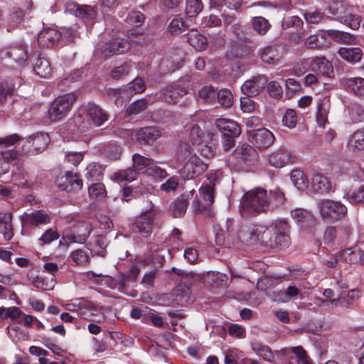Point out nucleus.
<instances>
[{
  "label": "nucleus",
  "mask_w": 364,
  "mask_h": 364,
  "mask_svg": "<svg viewBox=\"0 0 364 364\" xmlns=\"http://www.w3.org/2000/svg\"><path fill=\"white\" fill-rule=\"evenodd\" d=\"M286 200L284 193L279 188L269 190L258 188L248 191L242 199L243 210L247 212L267 213L282 207Z\"/></svg>",
  "instance_id": "obj_1"
},
{
  "label": "nucleus",
  "mask_w": 364,
  "mask_h": 364,
  "mask_svg": "<svg viewBox=\"0 0 364 364\" xmlns=\"http://www.w3.org/2000/svg\"><path fill=\"white\" fill-rule=\"evenodd\" d=\"M326 10L336 21L346 24L353 30L358 29L360 26L361 16L356 14L354 6L346 1H333Z\"/></svg>",
  "instance_id": "obj_2"
},
{
  "label": "nucleus",
  "mask_w": 364,
  "mask_h": 364,
  "mask_svg": "<svg viewBox=\"0 0 364 364\" xmlns=\"http://www.w3.org/2000/svg\"><path fill=\"white\" fill-rule=\"evenodd\" d=\"M257 226L258 225L247 223L235 228L234 221L228 219L225 223L227 240L232 244L239 242L247 245L255 244L258 242Z\"/></svg>",
  "instance_id": "obj_3"
},
{
  "label": "nucleus",
  "mask_w": 364,
  "mask_h": 364,
  "mask_svg": "<svg viewBox=\"0 0 364 364\" xmlns=\"http://www.w3.org/2000/svg\"><path fill=\"white\" fill-rule=\"evenodd\" d=\"M77 97L70 92L57 97L50 105L48 114L51 121L56 122L65 117L70 111Z\"/></svg>",
  "instance_id": "obj_4"
},
{
  "label": "nucleus",
  "mask_w": 364,
  "mask_h": 364,
  "mask_svg": "<svg viewBox=\"0 0 364 364\" xmlns=\"http://www.w3.org/2000/svg\"><path fill=\"white\" fill-rule=\"evenodd\" d=\"M318 208L322 218L328 223L341 220L347 213V208L342 203L329 199L321 200Z\"/></svg>",
  "instance_id": "obj_5"
},
{
  "label": "nucleus",
  "mask_w": 364,
  "mask_h": 364,
  "mask_svg": "<svg viewBox=\"0 0 364 364\" xmlns=\"http://www.w3.org/2000/svg\"><path fill=\"white\" fill-rule=\"evenodd\" d=\"M233 156L236 160L234 166L237 170H245L247 167L255 165L259 159L255 149L247 144H243L235 149Z\"/></svg>",
  "instance_id": "obj_6"
},
{
  "label": "nucleus",
  "mask_w": 364,
  "mask_h": 364,
  "mask_svg": "<svg viewBox=\"0 0 364 364\" xmlns=\"http://www.w3.org/2000/svg\"><path fill=\"white\" fill-rule=\"evenodd\" d=\"M91 230V225L87 222H74L73 224L64 230L63 238L67 242L82 244L84 243L88 237Z\"/></svg>",
  "instance_id": "obj_7"
},
{
  "label": "nucleus",
  "mask_w": 364,
  "mask_h": 364,
  "mask_svg": "<svg viewBox=\"0 0 364 364\" xmlns=\"http://www.w3.org/2000/svg\"><path fill=\"white\" fill-rule=\"evenodd\" d=\"M157 214L148 211L141 215L136 221L130 225L131 230L140 234L144 237H149L155 227L158 226Z\"/></svg>",
  "instance_id": "obj_8"
},
{
  "label": "nucleus",
  "mask_w": 364,
  "mask_h": 364,
  "mask_svg": "<svg viewBox=\"0 0 364 364\" xmlns=\"http://www.w3.org/2000/svg\"><path fill=\"white\" fill-rule=\"evenodd\" d=\"M78 316L82 318L100 323L105 318L102 308L97 307L92 301L83 298L77 299Z\"/></svg>",
  "instance_id": "obj_9"
},
{
  "label": "nucleus",
  "mask_w": 364,
  "mask_h": 364,
  "mask_svg": "<svg viewBox=\"0 0 364 364\" xmlns=\"http://www.w3.org/2000/svg\"><path fill=\"white\" fill-rule=\"evenodd\" d=\"M296 159V156L286 147H279L267 156L268 164L279 168L294 163Z\"/></svg>",
  "instance_id": "obj_10"
},
{
  "label": "nucleus",
  "mask_w": 364,
  "mask_h": 364,
  "mask_svg": "<svg viewBox=\"0 0 364 364\" xmlns=\"http://www.w3.org/2000/svg\"><path fill=\"white\" fill-rule=\"evenodd\" d=\"M274 248L282 249L290 243L289 225L284 220H277L273 223Z\"/></svg>",
  "instance_id": "obj_11"
},
{
  "label": "nucleus",
  "mask_w": 364,
  "mask_h": 364,
  "mask_svg": "<svg viewBox=\"0 0 364 364\" xmlns=\"http://www.w3.org/2000/svg\"><path fill=\"white\" fill-rule=\"evenodd\" d=\"M249 139L257 149H267L275 140L274 135L266 128L253 129L248 131Z\"/></svg>",
  "instance_id": "obj_12"
},
{
  "label": "nucleus",
  "mask_w": 364,
  "mask_h": 364,
  "mask_svg": "<svg viewBox=\"0 0 364 364\" xmlns=\"http://www.w3.org/2000/svg\"><path fill=\"white\" fill-rule=\"evenodd\" d=\"M50 142L49 136L46 133H37L30 136L23 149L31 155L43 151Z\"/></svg>",
  "instance_id": "obj_13"
},
{
  "label": "nucleus",
  "mask_w": 364,
  "mask_h": 364,
  "mask_svg": "<svg viewBox=\"0 0 364 364\" xmlns=\"http://www.w3.org/2000/svg\"><path fill=\"white\" fill-rule=\"evenodd\" d=\"M199 193L202 201L195 199L192 206L196 213H202L208 210L214 203V188L210 184H203L199 189Z\"/></svg>",
  "instance_id": "obj_14"
},
{
  "label": "nucleus",
  "mask_w": 364,
  "mask_h": 364,
  "mask_svg": "<svg viewBox=\"0 0 364 364\" xmlns=\"http://www.w3.org/2000/svg\"><path fill=\"white\" fill-rule=\"evenodd\" d=\"M303 65H309L311 70L328 77L333 76V68L331 63L325 57L309 58L301 63ZM305 66H304V68Z\"/></svg>",
  "instance_id": "obj_15"
},
{
  "label": "nucleus",
  "mask_w": 364,
  "mask_h": 364,
  "mask_svg": "<svg viewBox=\"0 0 364 364\" xmlns=\"http://www.w3.org/2000/svg\"><path fill=\"white\" fill-rule=\"evenodd\" d=\"M1 55L2 58H11L15 63L23 65L27 63L28 51L24 44H18L3 49Z\"/></svg>",
  "instance_id": "obj_16"
},
{
  "label": "nucleus",
  "mask_w": 364,
  "mask_h": 364,
  "mask_svg": "<svg viewBox=\"0 0 364 364\" xmlns=\"http://www.w3.org/2000/svg\"><path fill=\"white\" fill-rule=\"evenodd\" d=\"M267 82L264 76H256L252 80H246L241 86V90L247 97L256 96L264 90Z\"/></svg>",
  "instance_id": "obj_17"
},
{
  "label": "nucleus",
  "mask_w": 364,
  "mask_h": 364,
  "mask_svg": "<svg viewBox=\"0 0 364 364\" xmlns=\"http://www.w3.org/2000/svg\"><path fill=\"white\" fill-rule=\"evenodd\" d=\"M161 135V132L154 127L141 128L134 133L135 139L139 144L144 145H152Z\"/></svg>",
  "instance_id": "obj_18"
},
{
  "label": "nucleus",
  "mask_w": 364,
  "mask_h": 364,
  "mask_svg": "<svg viewBox=\"0 0 364 364\" xmlns=\"http://www.w3.org/2000/svg\"><path fill=\"white\" fill-rule=\"evenodd\" d=\"M65 10L76 17L91 20L96 16L95 7L90 5H80L75 2H68L65 5Z\"/></svg>",
  "instance_id": "obj_19"
},
{
  "label": "nucleus",
  "mask_w": 364,
  "mask_h": 364,
  "mask_svg": "<svg viewBox=\"0 0 364 364\" xmlns=\"http://www.w3.org/2000/svg\"><path fill=\"white\" fill-rule=\"evenodd\" d=\"M194 193L193 190L186 192L172 203L171 213L173 218H181L185 215L190 200L193 198Z\"/></svg>",
  "instance_id": "obj_20"
},
{
  "label": "nucleus",
  "mask_w": 364,
  "mask_h": 364,
  "mask_svg": "<svg viewBox=\"0 0 364 364\" xmlns=\"http://www.w3.org/2000/svg\"><path fill=\"white\" fill-rule=\"evenodd\" d=\"M130 48L128 41L122 39H114L105 43L101 47V51L105 56L123 54Z\"/></svg>",
  "instance_id": "obj_21"
},
{
  "label": "nucleus",
  "mask_w": 364,
  "mask_h": 364,
  "mask_svg": "<svg viewBox=\"0 0 364 364\" xmlns=\"http://www.w3.org/2000/svg\"><path fill=\"white\" fill-rule=\"evenodd\" d=\"M85 113L96 126H101L107 120L106 112L93 102H89L85 106Z\"/></svg>",
  "instance_id": "obj_22"
},
{
  "label": "nucleus",
  "mask_w": 364,
  "mask_h": 364,
  "mask_svg": "<svg viewBox=\"0 0 364 364\" xmlns=\"http://www.w3.org/2000/svg\"><path fill=\"white\" fill-rule=\"evenodd\" d=\"M207 164L195 154L184 164V169L187 171L186 176L190 178L200 175L207 169Z\"/></svg>",
  "instance_id": "obj_23"
},
{
  "label": "nucleus",
  "mask_w": 364,
  "mask_h": 364,
  "mask_svg": "<svg viewBox=\"0 0 364 364\" xmlns=\"http://www.w3.org/2000/svg\"><path fill=\"white\" fill-rule=\"evenodd\" d=\"M62 37L61 33L53 28L43 30L38 35V43L42 48H51Z\"/></svg>",
  "instance_id": "obj_24"
},
{
  "label": "nucleus",
  "mask_w": 364,
  "mask_h": 364,
  "mask_svg": "<svg viewBox=\"0 0 364 364\" xmlns=\"http://www.w3.org/2000/svg\"><path fill=\"white\" fill-rule=\"evenodd\" d=\"M283 55V48L280 45H272L264 48L261 53L262 60L268 64H277Z\"/></svg>",
  "instance_id": "obj_25"
},
{
  "label": "nucleus",
  "mask_w": 364,
  "mask_h": 364,
  "mask_svg": "<svg viewBox=\"0 0 364 364\" xmlns=\"http://www.w3.org/2000/svg\"><path fill=\"white\" fill-rule=\"evenodd\" d=\"M215 124L223 135L238 136L241 133L239 124L231 119L219 118L215 120Z\"/></svg>",
  "instance_id": "obj_26"
},
{
  "label": "nucleus",
  "mask_w": 364,
  "mask_h": 364,
  "mask_svg": "<svg viewBox=\"0 0 364 364\" xmlns=\"http://www.w3.org/2000/svg\"><path fill=\"white\" fill-rule=\"evenodd\" d=\"M60 188L68 191L80 190L82 187V181L79 178L76 173L71 171H67L60 178Z\"/></svg>",
  "instance_id": "obj_27"
},
{
  "label": "nucleus",
  "mask_w": 364,
  "mask_h": 364,
  "mask_svg": "<svg viewBox=\"0 0 364 364\" xmlns=\"http://www.w3.org/2000/svg\"><path fill=\"white\" fill-rule=\"evenodd\" d=\"M311 183L313 188L319 193H328L333 191L331 182L321 173L313 174Z\"/></svg>",
  "instance_id": "obj_28"
},
{
  "label": "nucleus",
  "mask_w": 364,
  "mask_h": 364,
  "mask_svg": "<svg viewBox=\"0 0 364 364\" xmlns=\"http://www.w3.org/2000/svg\"><path fill=\"white\" fill-rule=\"evenodd\" d=\"M11 220V213H0V233L6 240H10L14 236Z\"/></svg>",
  "instance_id": "obj_29"
},
{
  "label": "nucleus",
  "mask_w": 364,
  "mask_h": 364,
  "mask_svg": "<svg viewBox=\"0 0 364 364\" xmlns=\"http://www.w3.org/2000/svg\"><path fill=\"white\" fill-rule=\"evenodd\" d=\"M338 53L343 60L353 63L360 61L363 57V51L358 47L341 48Z\"/></svg>",
  "instance_id": "obj_30"
},
{
  "label": "nucleus",
  "mask_w": 364,
  "mask_h": 364,
  "mask_svg": "<svg viewBox=\"0 0 364 364\" xmlns=\"http://www.w3.org/2000/svg\"><path fill=\"white\" fill-rule=\"evenodd\" d=\"M330 109V100L328 98L320 100L318 104L316 122L320 127H324L328 122V114Z\"/></svg>",
  "instance_id": "obj_31"
},
{
  "label": "nucleus",
  "mask_w": 364,
  "mask_h": 364,
  "mask_svg": "<svg viewBox=\"0 0 364 364\" xmlns=\"http://www.w3.org/2000/svg\"><path fill=\"white\" fill-rule=\"evenodd\" d=\"M291 216L301 227L307 226L313 222L312 215L308 210L301 208H296L291 210Z\"/></svg>",
  "instance_id": "obj_32"
},
{
  "label": "nucleus",
  "mask_w": 364,
  "mask_h": 364,
  "mask_svg": "<svg viewBox=\"0 0 364 364\" xmlns=\"http://www.w3.org/2000/svg\"><path fill=\"white\" fill-rule=\"evenodd\" d=\"M251 25L254 31L260 36H264L272 27L269 21L262 16L252 17Z\"/></svg>",
  "instance_id": "obj_33"
},
{
  "label": "nucleus",
  "mask_w": 364,
  "mask_h": 364,
  "mask_svg": "<svg viewBox=\"0 0 364 364\" xmlns=\"http://www.w3.org/2000/svg\"><path fill=\"white\" fill-rule=\"evenodd\" d=\"M186 89L176 85L168 86L165 90V100L170 103H176L179 98L186 95Z\"/></svg>",
  "instance_id": "obj_34"
},
{
  "label": "nucleus",
  "mask_w": 364,
  "mask_h": 364,
  "mask_svg": "<svg viewBox=\"0 0 364 364\" xmlns=\"http://www.w3.org/2000/svg\"><path fill=\"white\" fill-rule=\"evenodd\" d=\"M90 250L95 255L101 257L105 256V249L107 246V241L105 235H99L94 236L90 242Z\"/></svg>",
  "instance_id": "obj_35"
},
{
  "label": "nucleus",
  "mask_w": 364,
  "mask_h": 364,
  "mask_svg": "<svg viewBox=\"0 0 364 364\" xmlns=\"http://www.w3.org/2000/svg\"><path fill=\"white\" fill-rule=\"evenodd\" d=\"M33 70L35 73L43 77H48L51 72V68L49 61L44 57L39 55L33 63Z\"/></svg>",
  "instance_id": "obj_36"
},
{
  "label": "nucleus",
  "mask_w": 364,
  "mask_h": 364,
  "mask_svg": "<svg viewBox=\"0 0 364 364\" xmlns=\"http://www.w3.org/2000/svg\"><path fill=\"white\" fill-rule=\"evenodd\" d=\"M348 146L353 151L364 149V128L357 130L351 135Z\"/></svg>",
  "instance_id": "obj_37"
},
{
  "label": "nucleus",
  "mask_w": 364,
  "mask_h": 364,
  "mask_svg": "<svg viewBox=\"0 0 364 364\" xmlns=\"http://www.w3.org/2000/svg\"><path fill=\"white\" fill-rule=\"evenodd\" d=\"M291 350L294 355L289 357L288 364H311L309 358L302 347H292Z\"/></svg>",
  "instance_id": "obj_38"
},
{
  "label": "nucleus",
  "mask_w": 364,
  "mask_h": 364,
  "mask_svg": "<svg viewBox=\"0 0 364 364\" xmlns=\"http://www.w3.org/2000/svg\"><path fill=\"white\" fill-rule=\"evenodd\" d=\"M252 349L257 355L264 360L272 362L274 359V355L272 350L267 346L255 342L252 343Z\"/></svg>",
  "instance_id": "obj_39"
},
{
  "label": "nucleus",
  "mask_w": 364,
  "mask_h": 364,
  "mask_svg": "<svg viewBox=\"0 0 364 364\" xmlns=\"http://www.w3.org/2000/svg\"><path fill=\"white\" fill-rule=\"evenodd\" d=\"M291 180L294 185L301 191L305 190L309 186V180L305 173L299 169H294L291 172Z\"/></svg>",
  "instance_id": "obj_40"
},
{
  "label": "nucleus",
  "mask_w": 364,
  "mask_h": 364,
  "mask_svg": "<svg viewBox=\"0 0 364 364\" xmlns=\"http://www.w3.org/2000/svg\"><path fill=\"white\" fill-rule=\"evenodd\" d=\"M328 33L331 38L340 43L355 44L356 42L355 37L347 32L329 30Z\"/></svg>",
  "instance_id": "obj_41"
},
{
  "label": "nucleus",
  "mask_w": 364,
  "mask_h": 364,
  "mask_svg": "<svg viewBox=\"0 0 364 364\" xmlns=\"http://www.w3.org/2000/svg\"><path fill=\"white\" fill-rule=\"evenodd\" d=\"M105 168L97 163H90L86 168L85 176L90 181H100L104 174Z\"/></svg>",
  "instance_id": "obj_42"
},
{
  "label": "nucleus",
  "mask_w": 364,
  "mask_h": 364,
  "mask_svg": "<svg viewBox=\"0 0 364 364\" xmlns=\"http://www.w3.org/2000/svg\"><path fill=\"white\" fill-rule=\"evenodd\" d=\"M188 41L196 50H203L206 48L205 38L197 31H191L188 34Z\"/></svg>",
  "instance_id": "obj_43"
},
{
  "label": "nucleus",
  "mask_w": 364,
  "mask_h": 364,
  "mask_svg": "<svg viewBox=\"0 0 364 364\" xmlns=\"http://www.w3.org/2000/svg\"><path fill=\"white\" fill-rule=\"evenodd\" d=\"M258 241L265 245L274 247L273 233L272 230L264 225H258L257 226Z\"/></svg>",
  "instance_id": "obj_44"
},
{
  "label": "nucleus",
  "mask_w": 364,
  "mask_h": 364,
  "mask_svg": "<svg viewBox=\"0 0 364 364\" xmlns=\"http://www.w3.org/2000/svg\"><path fill=\"white\" fill-rule=\"evenodd\" d=\"M326 43V37L322 33H316L306 38L305 45L309 49H319Z\"/></svg>",
  "instance_id": "obj_45"
},
{
  "label": "nucleus",
  "mask_w": 364,
  "mask_h": 364,
  "mask_svg": "<svg viewBox=\"0 0 364 364\" xmlns=\"http://www.w3.org/2000/svg\"><path fill=\"white\" fill-rule=\"evenodd\" d=\"M203 9L201 0H186L185 13L189 17L196 16Z\"/></svg>",
  "instance_id": "obj_46"
},
{
  "label": "nucleus",
  "mask_w": 364,
  "mask_h": 364,
  "mask_svg": "<svg viewBox=\"0 0 364 364\" xmlns=\"http://www.w3.org/2000/svg\"><path fill=\"white\" fill-rule=\"evenodd\" d=\"M29 220L32 225H45L50 223V215L43 210H36L29 215Z\"/></svg>",
  "instance_id": "obj_47"
},
{
  "label": "nucleus",
  "mask_w": 364,
  "mask_h": 364,
  "mask_svg": "<svg viewBox=\"0 0 364 364\" xmlns=\"http://www.w3.org/2000/svg\"><path fill=\"white\" fill-rule=\"evenodd\" d=\"M217 90L212 85H205L198 90V97L205 102L213 103L216 100Z\"/></svg>",
  "instance_id": "obj_48"
},
{
  "label": "nucleus",
  "mask_w": 364,
  "mask_h": 364,
  "mask_svg": "<svg viewBox=\"0 0 364 364\" xmlns=\"http://www.w3.org/2000/svg\"><path fill=\"white\" fill-rule=\"evenodd\" d=\"M347 87L356 95H364V78L352 77L347 80Z\"/></svg>",
  "instance_id": "obj_49"
},
{
  "label": "nucleus",
  "mask_w": 364,
  "mask_h": 364,
  "mask_svg": "<svg viewBox=\"0 0 364 364\" xmlns=\"http://www.w3.org/2000/svg\"><path fill=\"white\" fill-rule=\"evenodd\" d=\"M192 153L193 149L189 144L187 143H182L179 144L176 150L178 161L181 164H185L190 159V157L193 155Z\"/></svg>",
  "instance_id": "obj_50"
},
{
  "label": "nucleus",
  "mask_w": 364,
  "mask_h": 364,
  "mask_svg": "<svg viewBox=\"0 0 364 364\" xmlns=\"http://www.w3.org/2000/svg\"><path fill=\"white\" fill-rule=\"evenodd\" d=\"M216 99L218 103L225 108H229L233 102V96L230 91L222 89L217 92Z\"/></svg>",
  "instance_id": "obj_51"
},
{
  "label": "nucleus",
  "mask_w": 364,
  "mask_h": 364,
  "mask_svg": "<svg viewBox=\"0 0 364 364\" xmlns=\"http://www.w3.org/2000/svg\"><path fill=\"white\" fill-rule=\"evenodd\" d=\"M186 28L187 25L180 15L175 16L168 24V30L172 33L184 32Z\"/></svg>",
  "instance_id": "obj_52"
},
{
  "label": "nucleus",
  "mask_w": 364,
  "mask_h": 364,
  "mask_svg": "<svg viewBox=\"0 0 364 364\" xmlns=\"http://www.w3.org/2000/svg\"><path fill=\"white\" fill-rule=\"evenodd\" d=\"M89 195L91 198L96 200H103L107 196V191L105 185L102 183L92 184L89 188Z\"/></svg>",
  "instance_id": "obj_53"
},
{
  "label": "nucleus",
  "mask_w": 364,
  "mask_h": 364,
  "mask_svg": "<svg viewBox=\"0 0 364 364\" xmlns=\"http://www.w3.org/2000/svg\"><path fill=\"white\" fill-rule=\"evenodd\" d=\"M248 52V48L244 43L239 41H234L231 43L228 50L229 55L233 58H242Z\"/></svg>",
  "instance_id": "obj_54"
},
{
  "label": "nucleus",
  "mask_w": 364,
  "mask_h": 364,
  "mask_svg": "<svg viewBox=\"0 0 364 364\" xmlns=\"http://www.w3.org/2000/svg\"><path fill=\"white\" fill-rule=\"evenodd\" d=\"M113 177L117 182L132 181L136 179V172L133 168H129L115 172Z\"/></svg>",
  "instance_id": "obj_55"
},
{
  "label": "nucleus",
  "mask_w": 364,
  "mask_h": 364,
  "mask_svg": "<svg viewBox=\"0 0 364 364\" xmlns=\"http://www.w3.org/2000/svg\"><path fill=\"white\" fill-rule=\"evenodd\" d=\"M132 161L134 170L136 172L137 171H141L144 168L146 169L152 163L153 159L144 157L139 154H134L132 156Z\"/></svg>",
  "instance_id": "obj_56"
},
{
  "label": "nucleus",
  "mask_w": 364,
  "mask_h": 364,
  "mask_svg": "<svg viewBox=\"0 0 364 364\" xmlns=\"http://www.w3.org/2000/svg\"><path fill=\"white\" fill-rule=\"evenodd\" d=\"M137 274L138 269L136 268L132 269L127 274H121L119 277L117 279V283L119 286V289L120 291H123L127 282L130 281H135Z\"/></svg>",
  "instance_id": "obj_57"
},
{
  "label": "nucleus",
  "mask_w": 364,
  "mask_h": 364,
  "mask_svg": "<svg viewBox=\"0 0 364 364\" xmlns=\"http://www.w3.org/2000/svg\"><path fill=\"white\" fill-rule=\"evenodd\" d=\"M23 314L19 308L16 306L11 307H0V318L7 319L11 318L15 320L19 318Z\"/></svg>",
  "instance_id": "obj_58"
},
{
  "label": "nucleus",
  "mask_w": 364,
  "mask_h": 364,
  "mask_svg": "<svg viewBox=\"0 0 364 364\" xmlns=\"http://www.w3.org/2000/svg\"><path fill=\"white\" fill-rule=\"evenodd\" d=\"M343 255L345 259L349 263H355L358 259L364 262V250H353L351 248L346 249L343 251Z\"/></svg>",
  "instance_id": "obj_59"
},
{
  "label": "nucleus",
  "mask_w": 364,
  "mask_h": 364,
  "mask_svg": "<svg viewBox=\"0 0 364 364\" xmlns=\"http://www.w3.org/2000/svg\"><path fill=\"white\" fill-rule=\"evenodd\" d=\"M121 147L116 143H109L105 146L103 154L111 160H116L121 155Z\"/></svg>",
  "instance_id": "obj_60"
},
{
  "label": "nucleus",
  "mask_w": 364,
  "mask_h": 364,
  "mask_svg": "<svg viewBox=\"0 0 364 364\" xmlns=\"http://www.w3.org/2000/svg\"><path fill=\"white\" fill-rule=\"evenodd\" d=\"M304 22L301 18L296 16H288L284 18L282 23V28L284 30L289 29L290 28H294L296 29L302 28Z\"/></svg>",
  "instance_id": "obj_61"
},
{
  "label": "nucleus",
  "mask_w": 364,
  "mask_h": 364,
  "mask_svg": "<svg viewBox=\"0 0 364 364\" xmlns=\"http://www.w3.org/2000/svg\"><path fill=\"white\" fill-rule=\"evenodd\" d=\"M145 89V82L140 77H136L133 81L127 84V91L132 95L141 93Z\"/></svg>",
  "instance_id": "obj_62"
},
{
  "label": "nucleus",
  "mask_w": 364,
  "mask_h": 364,
  "mask_svg": "<svg viewBox=\"0 0 364 364\" xmlns=\"http://www.w3.org/2000/svg\"><path fill=\"white\" fill-rule=\"evenodd\" d=\"M297 121L296 112L292 109H288L282 117L283 125L290 129L296 127Z\"/></svg>",
  "instance_id": "obj_63"
},
{
  "label": "nucleus",
  "mask_w": 364,
  "mask_h": 364,
  "mask_svg": "<svg viewBox=\"0 0 364 364\" xmlns=\"http://www.w3.org/2000/svg\"><path fill=\"white\" fill-rule=\"evenodd\" d=\"M131 68V65L127 63L114 68L111 72L112 78L115 80L124 78L129 73Z\"/></svg>",
  "instance_id": "obj_64"
}]
</instances>
